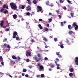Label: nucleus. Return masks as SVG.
Here are the masks:
<instances>
[{"label": "nucleus", "instance_id": "f257e3e1", "mask_svg": "<svg viewBox=\"0 0 78 78\" xmlns=\"http://www.w3.org/2000/svg\"><path fill=\"white\" fill-rule=\"evenodd\" d=\"M10 5L11 6V9H16L17 8V6L14 3V2H12L10 3Z\"/></svg>", "mask_w": 78, "mask_h": 78}, {"label": "nucleus", "instance_id": "f03ea898", "mask_svg": "<svg viewBox=\"0 0 78 78\" xmlns=\"http://www.w3.org/2000/svg\"><path fill=\"white\" fill-rule=\"evenodd\" d=\"M33 58L35 59V61L36 62H39V61H41V58H38L36 56H35L33 57Z\"/></svg>", "mask_w": 78, "mask_h": 78}, {"label": "nucleus", "instance_id": "7ed1b4c3", "mask_svg": "<svg viewBox=\"0 0 78 78\" xmlns=\"http://www.w3.org/2000/svg\"><path fill=\"white\" fill-rule=\"evenodd\" d=\"M4 21H1V23H0L1 27V28H6V27L4 26L3 27V23H4Z\"/></svg>", "mask_w": 78, "mask_h": 78}, {"label": "nucleus", "instance_id": "20e7f679", "mask_svg": "<svg viewBox=\"0 0 78 78\" xmlns=\"http://www.w3.org/2000/svg\"><path fill=\"white\" fill-rule=\"evenodd\" d=\"M75 62L76 65V66H78V57H76L75 58Z\"/></svg>", "mask_w": 78, "mask_h": 78}, {"label": "nucleus", "instance_id": "39448f33", "mask_svg": "<svg viewBox=\"0 0 78 78\" xmlns=\"http://www.w3.org/2000/svg\"><path fill=\"white\" fill-rule=\"evenodd\" d=\"M17 35V33L16 31H15L13 33V38H14L16 37V36Z\"/></svg>", "mask_w": 78, "mask_h": 78}, {"label": "nucleus", "instance_id": "423d86ee", "mask_svg": "<svg viewBox=\"0 0 78 78\" xmlns=\"http://www.w3.org/2000/svg\"><path fill=\"white\" fill-rule=\"evenodd\" d=\"M26 24H27V29H29L30 28V23H28L26 22Z\"/></svg>", "mask_w": 78, "mask_h": 78}, {"label": "nucleus", "instance_id": "0eeeda50", "mask_svg": "<svg viewBox=\"0 0 78 78\" xmlns=\"http://www.w3.org/2000/svg\"><path fill=\"white\" fill-rule=\"evenodd\" d=\"M26 54L27 57H28V56H31V54H30V52H26Z\"/></svg>", "mask_w": 78, "mask_h": 78}, {"label": "nucleus", "instance_id": "6e6552de", "mask_svg": "<svg viewBox=\"0 0 78 78\" xmlns=\"http://www.w3.org/2000/svg\"><path fill=\"white\" fill-rule=\"evenodd\" d=\"M59 43L60 45V47L61 48H64V46L63 45V44H62V43L60 42Z\"/></svg>", "mask_w": 78, "mask_h": 78}, {"label": "nucleus", "instance_id": "1a4fd4ad", "mask_svg": "<svg viewBox=\"0 0 78 78\" xmlns=\"http://www.w3.org/2000/svg\"><path fill=\"white\" fill-rule=\"evenodd\" d=\"M31 7L30 6H28L27 7L26 10L27 11H29V10H31Z\"/></svg>", "mask_w": 78, "mask_h": 78}, {"label": "nucleus", "instance_id": "9d476101", "mask_svg": "<svg viewBox=\"0 0 78 78\" xmlns=\"http://www.w3.org/2000/svg\"><path fill=\"white\" fill-rule=\"evenodd\" d=\"M13 19H17V15L16 14L13 15Z\"/></svg>", "mask_w": 78, "mask_h": 78}, {"label": "nucleus", "instance_id": "9b49d317", "mask_svg": "<svg viewBox=\"0 0 78 78\" xmlns=\"http://www.w3.org/2000/svg\"><path fill=\"white\" fill-rule=\"evenodd\" d=\"M38 27H39L40 30H42L43 29V27L42 26H41V25L39 24L38 25Z\"/></svg>", "mask_w": 78, "mask_h": 78}, {"label": "nucleus", "instance_id": "f8f14e48", "mask_svg": "<svg viewBox=\"0 0 78 78\" xmlns=\"http://www.w3.org/2000/svg\"><path fill=\"white\" fill-rule=\"evenodd\" d=\"M25 5H22L21 6V8H20V9H25Z\"/></svg>", "mask_w": 78, "mask_h": 78}, {"label": "nucleus", "instance_id": "ddd939ff", "mask_svg": "<svg viewBox=\"0 0 78 78\" xmlns=\"http://www.w3.org/2000/svg\"><path fill=\"white\" fill-rule=\"evenodd\" d=\"M43 40L45 42H48V39H47V38L44 37H43Z\"/></svg>", "mask_w": 78, "mask_h": 78}, {"label": "nucleus", "instance_id": "4468645a", "mask_svg": "<svg viewBox=\"0 0 78 78\" xmlns=\"http://www.w3.org/2000/svg\"><path fill=\"white\" fill-rule=\"evenodd\" d=\"M12 58L13 59H17V57H16L15 55H12Z\"/></svg>", "mask_w": 78, "mask_h": 78}, {"label": "nucleus", "instance_id": "2eb2a0df", "mask_svg": "<svg viewBox=\"0 0 78 78\" xmlns=\"http://www.w3.org/2000/svg\"><path fill=\"white\" fill-rule=\"evenodd\" d=\"M40 68L41 70H44V66H43L41 65L40 66Z\"/></svg>", "mask_w": 78, "mask_h": 78}, {"label": "nucleus", "instance_id": "dca6fc26", "mask_svg": "<svg viewBox=\"0 0 78 78\" xmlns=\"http://www.w3.org/2000/svg\"><path fill=\"white\" fill-rule=\"evenodd\" d=\"M68 29L69 30H71L72 28V27H71V25H68Z\"/></svg>", "mask_w": 78, "mask_h": 78}, {"label": "nucleus", "instance_id": "f3484780", "mask_svg": "<svg viewBox=\"0 0 78 78\" xmlns=\"http://www.w3.org/2000/svg\"><path fill=\"white\" fill-rule=\"evenodd\" d=\"M27 3L28 4V5L31 4V1H30V0H27Z\"/></svg>", "mask_w": 78, "mask_h": 78}, {"label": "nucleus", "instance_id": "a211bd4d", "mask_svg": "<svg viewBox=\"0 0 78 78\" xmlns=\"http://www.w3.org/2000/svg\"><path fill=\"white\" fill-rule=\"evenodd\" d=\"M76 22H74L73 23V27H76Z\"/></svg>", "mask_w": 78, "mask_h": 78}, {"label": "nucleus", "instance_id": "6ab92c4d", "mask_svg": "<svg viewBox=\"0 0 78 78\" xmlns=\"http://www.w3.org/2000/svg\"><path fill=\"white\" fill-rule=\"evenodd\" d=\"M3 13H4V14H8V10H6L5 11L3 12Z\"/></svg>", "mask_w": 78, "mask_h": 78}, {"label": "nucleus", "instance_id": "aec40b11", "mask_svg": "<svg viewBox=\"0 0 78 78\" xmlns=\"http://www.w3.org/2000/svg\"><path fill=\"white\" fill-rule=\"evenodd\" d=\"M69 33L70 35H71L72 34H73V32L72 31H69Z\"/></svg>", "mask_w": 78, "mask_h": 78}, {"label": "nucleus", "instance_id": "412c9836", "mask_svg": "<svg viewBox=\"0 0 78 78\" xmlns=\"http://www.w3.org/2000/svg\"><path fill=\"white\" fill-rule=\"evenodd\" d=\"M55 64H56V66H60V65L59 64L57 63V62H55Z\"/></svg>", "mask_w": 78, "mask_h": 78}, {"label": "nucleus", "instance_id": "4be33fe9", "mask_svg": "<svg viewBox=\"0 0 78 78\" xmlns=\"http://www.w3.org/2000/svg\"><path fill=\"white\" fill-rule=\"evenodd\" d=\"M3 57H2V56H0V62H2V61H3Z\"/></svg>", "mask_w": 78, "mask_h": 78}, {"label": "nucleus", "instance_id": "5701e85b", "mask_svg": "<svg viewBox=\"0 0 78 78\" xmlns=\"http://www.w3.org/2000/svg\"><path fill=\"white\" fill-rule=\"evenodd\" d=\"M37 56L38 57V58H41V54L40 53H38L37 54Z\"/></svg>", "mask_w": 78, "mask_h": 78}, {"label": "nucleus", "instance_id": "b1692460", "mask_svg": "<svg viewBox=\"0 0 78 78\" xmlns=\"http://www.w3.org/2000/svg\"><path fill=\"white\" fill-rule=\"evenodd\" d=\"M78 29V25H76V26H75V30H77V29Z\"/></svg>", "mask_w": 78, "mask_h": 78}, {"label": "nucleus", "instance_id": "393cba45", "mask_svg": "<svg viewBox=\"0 0 78 78\" xmlns=\"http://www.w3.org/2000/svg\"><path fill=\"white\" fill-rule=\"evenodd\" d=\"M33 3H34V4H36V3H37V1L35 0H34L33 1Z\"/></svg>", "mask_w": 78, "mask_h": 78}, {"label": "nucleus", "instance_id": "a878e982", "mask_svg": "<svg viewBox=\"0 0 78 78\" xmlns=\"http://www.w3.org/2000/svg\"><path fill=\"white\" fill-rule=\"evenodd\" d=\"M69 75L70 76H73V73H70Z\"/></svg>", "mask_w": 78, "mask_h": 78}, {"label": "nucleus", "instance_id": "bb28decb", "mask_svg": "<svg viewBox=\"0 0 78 78\" xmlns=\"http://www.w3.org/2000/svg\"><path fill=\"white\" fill-rule=\"evenodd\" d=\"M50 67L51 68H53L55 67V65H50Z\"/></svg>", "mask_w": 78, "mask_h": 78}, {"label": "nucleus", "instance_id": "cd10ccee", "mask_svg": "<svg viewBox=\"0 0 78 78\" xmlns=\"http://www.w3.org/2000/svg\"><path fill=\"white\" fill-rule=\"evenodd\" d=\"M26 14L27 16L30 15V12H26Z\"/></svg>", "mask_w": 78, "mask_h": 78}, {"label": "nucleus", "instance_id": "c85d7f7f", "mask_svg": "<svg viewBox=\"0 0 78 78\" xmlns=\"http://www.w3.org/2000/svg\"><path fill=\"white\" fill-rule=\"evenodd\" d=\"M54 40L55 42H56V41H58V38H54Z\"/></svg>", "mask_w": 78, "mask_h": 78}, {"label": "nucleus", "instance_id": "c756f323", "mask_svg": "<svg viewBox=\"0 0 78 78\" xmlns=\"http://www.w3.org/2000/svg\"><path fill=\"white\" fill-rule=\"evenodd\" d=\"M0 76L1 77H2L3 76V74L2 73L0 72Z\"/></svg>", "mask_w": 78, "mask_h": 78}, {"label": "nucleus", "instance_id": "7c9ffc66", "mask_svg": "<svg viewBox=\"0 0 78 78\" xmlns=\"http://www.w3.org/2000/svg\"><path fill=\"white\" fill-rule=\"evenodd\" d=\"M46 5H49V1H48L46 2Z\"/></svg>", "mask_w": 78, "mask_h": 78}, {"label": "nucleus", "instance_id": "2f4dec72", "mask_svg": "<svg viewBox=\"0 0 78 78\" xmlns=\"http://www.w3.org/2000/svg\"><path fill=\"white\" fill-rule=\"evenodd\" d=\"M9 28H8L6 29L5 30V31H9Z\"/></svg>", "mask_w": 78, "mask_h": 78}, {"label": "nucleus", "instance_id": "473e14b6", "mask_svg": "<svg viewBox=\"0 0 78 78\" xmlns=\"http://www.w3.org/2000/svg\"><path fill=\"white\" fill-rule=\"evenodd\" d=\"M1 62V64L2 65V66H4V62H3V61H2Z\"/></svg>", "mask_w": 78, "mask_h": 78}, {"label": "nucleus", "instance_id": "72a5a7b5", "mask_svg": "<svg viewBox=\"0 0 78 78\" xmlns=\"http://www.w3.org/2000/svg\"><path fill=\"white\" fill-rule=\"evenodd\" d=\"M70 72H73V68H71L70 69Z\"/></svg>", "mask_w": 78, "mask_h": 78}, {"label": "nucleus", "instance_id": "f704fd0d", "mask_svg": "<svg viewBox=\"0 0 78 78\" xmlns=\"http://www.w3.org/2000/svg\"><path fill=\"white\" fill-rule=\"evenodd\" d=\"M3 10H4V8H2L0 10V12H2L3 11Z\"/></svg>", "mask_w": 78, "mask_h": 78}, {"label": "nucleus", "instance_id": "c9c22d12", "mask_svg": "<svg viewBox=\"0 0 78 78\" xmlns=\"http://www.w3.org/2000/svg\"><path fill=\"white\" fill-rule=\"evenodd\" d=\"M37 8L38 9H42V8H41V7L39 6V5H38L37 6Z\"/></svg>", "mask_w": 78, "mask_h": 78}, {"label": "nucleus", "instance_id": "e433bc0d", "mask_svg": "<svg viewBox=\"0 0 78 78\" xmlns=\"http://www.w3.org/2000/svg\"><path fill=\"white\" fill-rule=\"evenodd\" d=\"M10 62L11 63H12V64H16V63L12 60H11Z\"/></svg>", "mask_w": 78, "mask_h": 78}, {"label": "nucleus", "instance_id": "4c0bfd02", "mask_svg": "<svg viewBox=\"0 0 78 78\" xmlns=\"http://www.w3.org/2000/svg\"><path fill=\"white\" fill-rule=\"evenodd\" d=\"M49 6H51V7H52V6H54V5L53 3L51 4L50 5H49Z\"/></svg>", "mask_w": 78, "mask_h": 78}, {"label": "nucleus", "instance_id": "58836bf2", "mask_svg": "<svg viewBox=\"0 0 78 78\" xmlns=\"http://www.w3.org/2000/svg\"><path fill=\"white\" fill-rule=\"evenodd\" d=\"M34 12H31V13L30 14L31 16H32V15H34Z\"/></svg>", "mask_w": 78, "mask_h": 78}, {"label": "nucleus", "instance_id": "ea45409f", "mask_svg": "<svg viewBox=\"0 0 78 78\" xmlns=\"http://www.w3.org/2000/svg\"><path fill=\"white\" fill-rule=\"evenodd\" d=\"M51 21H52V19L50 18L48 21V22H49V23H50V22H51Z\"/></svg>", "mask_w": 78, "mask_h": 78}, {"label": "nucleus", "instance_id": "a19ab883", "mask_svg": "<svg viewBox=\"0 0 78 78\" xmlns=\"http://www.w3.org/2000/svg\"><path fill=\"white\" fill-rule=\"evenodd\" d=\"M16 40H17V41H18V40H20L19 39H20V38H19V37H16Z\"/></svg>", "mask_w": 78, "mask_h": 78}, {"label": "nucleus", "instance_id": "79ce46f5", "mask_svg": "<svg viewBox=\"0 0 78 78\" xmlns=\"http://www.w3.org/2000/svg\"><path fill=\"white\" fill-rule=\"evenodd\" d=\"M42 10V9H38L37 11L38 12H40V11H41Z\"/></svg>", "mask_w": 78, "mask_h": 78}, {"label": "nucleus", "instance_id": "37998d69", "mask_svg": "<svg viewBox=\"0 0 78 78\" xmlns=\"http://www.w3.org/2000/svg\"><path fill=\"white\" fill-rule=\"evenodd\" d=\"M27 70L26 69H24L23 70V72H27Z\"/></svg>", "mask_w": 78, "mask_h": 78}, {"label": "nucleus", "instance_id": "c03bdc74", "mask_svg": "<svg viewBox=\"0 0 78 78\" xmlns=\"http://www.w3.org/2000/svg\"><path fill=\"white\" fill-rule=\"evenodd\" d=\"M55 60L56 61V62H58V61H59V60L58 58H56L55 59Z\"/></svg>", "mask_w": 78, "mask_h": 78}, {"label": "nucleus", "instance_id": "a18cd8bd", "mask_svg": "<svg viewBox=\"0 0 78 78\" xmlns=\"http://www.w3.org/2000/svg\"><path fill=\"white\" fill-rule=\"evenodd\" d=\"M44 30H45V31H48V28H46L44 29Z\"/></svg>", "mask_w": 78, "mask_h": 78}, {"label": "nucleus", "instance_id": "49530a36", "mask_svg": "<svg viewBox=\"0 0 78 78\" xmlns=\"http://www.w3.org/2000/svg\"><path fill=\"white\" fill-rule=\"evenodd\" d=\"M44 74H41V76L42 78H43V77H44Z\"/></svg>", "mask_w": 78, "mask_h": 78}, {"label": "nucleus", "instance_id": "de8ad7c7", "mask_svg": "<svg viewBox=\"0 0 78 78\" xmlns=\"http://www.w3.org/2000/svg\"><path fill=\"white\" fill-rule=\"evenodd\" d=\"M59 1H60V2L62 3L64 2V1H63L62 0H59Z\"/></svg>", "mask_w": 78, "mask_h": 78}, {"label": "nucleus", "instance_id": "09e8293b", "mask_svg": "<svg viewBox=\"0 0 78 78\" xmlns=\"http://www.w3.org/2000/svg\"><path fill=\"white\" fill-rule=\"evenodd\" d=\"M31 42H35V41H34L33 39H31L30 40Z\"/></svg>", "mask_w": 78, "mask_h": 78}, {"label": "nucleus", "instance_id": "8fccbe9b", "mask_svg": "<svg viewBox=\"0 0 78 78\" xmlns=\"http://www.w3.org/2000/svg\"><path fill=\"white\" fill-rule=\"evenodd\" d=\"M26 62H30V59H27L26 60Z\"/></svg>", "mask_w": 78, "mask_h": 78}, {"label": "nucleus", "instance_id": "3c124183", "mask_svg": "<svg viewBox=\"0 0 78 78\" xmlns=\"http://www.w3.org/2000/svg\"><path fill=\"white\" fill-rule=\"evenodd\" d=\"M64 25V24H63V22H61V27H63V26Z\"/></svg>", "mask_w": 78, "mask_h": 78}, {"label": "nucleus", "instance_id": "603ef678", "mask_svg": "<svg viewBox=\"0 0 78 78\" xmlns=\"http://www.w3.org/2000/svg\"><path fill=\"white\" fill-rule=\"evenodd\" d=\"M70 15H71V17H73V13H70Z\"/></svg>", "mask_w": 78, "mask_h": 78}, {"label": "nucleus", "instance_id": "864d4df0", "mask_svg": "<svg viewBox=\"0 0 78 78\" xmlns=\"http://www.w3.org/2000/svg\"><path fill=\"white\" fill-rule=\"evenodd\" d=\"M7 47L9 48H11V47H10V46H9V44L7 46Z\"/></svg>", "mask_w": 78, "mask_h": 78}, {"label": "nucleus", "instance_id": "5fc2aeb1", "mask_svg": "<svg viewBox=\"0 0 78 78\" xmlns=\"http://www.w3.org/2000/svg\"><path fill=\"white\" fill-rule=\"evenodd\" d=\"M37 78H39V77H41V75H37Z\"/></svg>", "mask_w": 78, "mask_h": 78}, {"label": "nucleus", "instance_id": "6e6d98bb", "mask_svg": "<svg viewBox=\"0 0 78 78\" xmlns=\"http://www.w3.org/2000/svg\"><path fill=\"white\" fill-rule=\"evenodd\" d=\"M3 8H6V5H4L3 6Z\"/></svg>", "mask_w": 78, "mask_h": 78}, {"label": "nucleus", "instance_id": "4d7b16f0", "mask_svg": "<svg viewBox=\"0 0 78 78\" xmlns=\"http://www.w3.org/2000/svg\"><path fill=\"white\" fill-rule=\"evenodd\" d=\"M62 17V16H61V15H58V17H59V18H60V19H61Z\"/></svg>", "mask_w": 78, "mask_h": 78}, {"label": "nucleus", "instance_id": "13d9d810", "mask_svg": "<svg viewBox=\"0 0 78 78\" xmlns=\"http://www.w3.org/2000/svg\"><path fill=\"white\" fill-rule=\"evenodd\" d=\"M63 9L65 10H66L67 9V8L66 7H64Z\"/></svg>", "mask_w": 78, "mask_h": 78}, {"label": "nucleus", "instance_id": "bf43d9fd", "mask_svg": "<svg viewBox=\"0 0 78 78\" xmlns=\"http://www.w3.org/2000/svg\"><path fill=\"white\" fill-rule=\"evenodd\" d=\"M58 57H59V58H62V56H61V55H58Z\"/></svg>", "mask_w": 78, "mask_h": 78}, {"label": "nucleus", "instance_id": "052dcab7", "mask_svg": "<svg viewBox=\"0 0 78 78\" xmlns=\"http://www.w3.org/2000/svg\"><path fill=\"white\" fill-rule=\"evenodd\" d=\"M39 20V22H41V21H42V19H40Z\"/></svg>", "mask_w": 78, "mask_h": 78}, {"label": "nucleus", "instance_id": "680f3d73", "mask_svg": "<svg viewBox=\"0 0 78 78\" xmlns=\"http://www.w3.org/2000/svg\"><path fill=\"white\" fill-rule=\"evenodd\" d=\"M68 2L69 3V4H70L71 3V2H70V1L69 0H68Z\"/></svg>", "mask_w": 78, "mask_h": 78}, {"label": "nucleus", "instance_id": "e2e57ef3", "mask_svg": "<svg viewBox=\"0 0 78 78\" xmlns=\"http://www.w3.org/2000/svg\"><path fill=\"white\" fill-rule=\"evenodd\" d=\"M57 69H60V68H59V66H57Z\"/></svg>", "mask_w": 78, "mask_h": 78}, {"label": "nucleus", "instance_id": "0e129e2a", "mask_svg": "<svg viewBox=\"0 0 78 78\" xmlns=\"http://www.w3.org/2000/svg\"><path fill=\"white\" fill-rule=\"evenodd\" d=\"M62 12H60V13H59V14H61V15H62L63 14H62Z\"/></svg>", "mask_w": 78, "mask_h": 78}, {"label": "nucleus", "instance_id": "69168bd1", "mask_svg": "<svg viewBox=\"0 0 78 78\" xmlns=\"http://www.w3.org/2000/svg\"><path fill=\"white\" fill-rule=\"evenodd\" d=\"M28 74H26L25 75V76H26V77H28Z\"/></svg>", "mask_w": 78, "mask_h": 78}, {"label": "nucleus", "instance_id": "338daca9", "mask_svg": "<svg viewBox=\"0 0 78 78\" xmlns=\"http://www.w3.org/2000/svg\"><path fill=\"white\" fill-rule=\"evenodd\" d=\"M18 60L19 61H20V57H18Z\"/></svg>", "mask_w": 78, "mask_h": 78}, {"label": "nucleus", "instance_id": "774afa93", "mask_svg": "<svg viewBox=\"0 0 78 78\" xmlns=\"http://www.w3.org/2000/svg\"><path fill=\"white\" fill-rule=\"evenodd\" d=\"M22 75L23 76H25V73H22Z\"/></svg>", "mask_w": 78, "mask_h": 78}]
</instances>
